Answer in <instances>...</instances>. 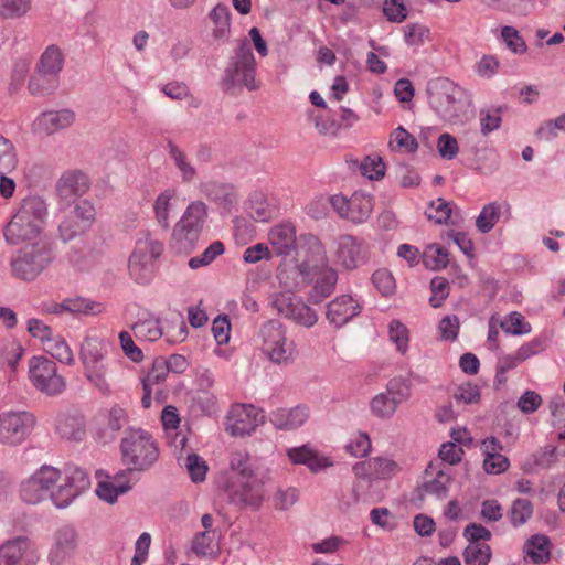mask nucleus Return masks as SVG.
Here are the masks:
<instances>
[{
    "label": "nucleus",
    "instance_id": "f257e3e1",
    "mask_svg": "<svg viewBox=\"0 0 565 565\" xmlns=\"http://www.w3.org/2000/svg\"><path fill=\"white\" fill-rule=\"evenodd\" d=\"M90 486L88 473L75 466L62 473L57 468L43 465L20 486V495L28 503H39L49 498L56 508L68 507Z\"/></svg>",
    "mask_w": 565,
    "mask_h": 565
},
{
    "label": "nucleus",
    "instance_id": "f03ea898",
    "mask_svg": "<svg viewBox=\"0 0 565 565\" xmlns=\"http://www.w3.org/2000/svg\"><path fill=\"white\" fill-rule=\"evenodd\" d=\"M299 246L305 252L306 259L290 271L280 269L277 277L284 287L294 289L298 288L300 284L289 281V274L301 276L303 281L312 276L313 290L309 300L312 303H319L333 292L338 281V273L327 264L324 246L317 236L312 234L300 235Z\"/></svg>",
    "mask_w": 565,
    "mask_h": 565
},
{
    "label": "nucleus",
    "instance_id": "7ed1b4c3",
    "mask_svg": "<svg viewBox=\"0 0 565 565\" xmlns=\"http://www.w3.org/2000/svg\"><path fill=\"white\" fill-rule=\"evenodd\" d=\"M263 481L256 477L250 456L245 451H234L230 456L223 489L230 501L238 507L258 509L264 501Z\"/></svg>",
    "mask_w": 565,
    "mask_h": 565
},
{
    "label": "nucleus",
    "instance_id": "20e7f679",
    "mask_svg": "<svg viewBox=\"0 0 565 565\" xmlns=\"http://www.w3.org/2000/svg\"><path fill=\"white\" fill-rule=\"evenodd\" d=\"M108 344L97 335H86L79 348L83 374L87 382L102 395L113 392L114 375L121 370L119 360L108 359Z\"/></svg>",
    "mask_w": 565,
    "mask_h": 565
},
{
    "label": "nucleus",
    "instance_id": "39448f33",
    "mask_svg": "<svg viewBox=\"0 0 565 565\" xmlns=\"http://www.w3.org/2000/svg\"><path fill=\"white\" fill-rule=\"evenodd\" d=\"M47 207L39 196L25 198L4 230L6 239L11 244H29L41 238Z\"/></svg>",
    "mask_w": 565,
    "mask_h": 565
},
{
    "label": "nucleus",
    "instance_id": "423d86ee",
    "mask_svg": "<svg viewBox=\"0 0 565 565\" xmlns=\"http://www.w3.org/2000/svg\"><path fill=\"white\" fill-rule=\"evenodd\" d=\"M431 109L450 124H463L470 113V102L463 88L448 78H437L428 85Z\"/></svg>",
    "mask_w": 565,
    "mask_h": 565
},
{
    "label": "nucleus",
    "instance_id": "0eeeda50",
    "mask_svg": "<svg viewBox=\"0 0 565 565\" xmlns=\"http://www.w3.org/2000/svg\"><path fill=\"white\" fill-rule=\"evenodd\" d=\"M257 339L262 355L270 363L286 366L297 359V345L280 321L269 320L262 324Z\"/></svg>",
    "mask_w": 565,
    "mask_h": 565
},
{
    "label": "nucleus",
    "instance_id": "6e6552de",
    "mask_svg": "<svg viewBox=\"0 0 565 565\" xmlns=\"http://www.w3.org/2000/svg\"><path fill=\"white\" fill-rule=\"evenodd\" d=\"M163 249V243L150 232H140L128 262L130 277L139 284L149 282L156 274L157 262Z\"/></svg>",
    "mask_w": 565,
    "mask_h": 565
},
{
    "label": "nucleus",
    "instance_id": "1a4fd4ad",
    "mask_svg": "<svg viewBox=\"0 0 565 565\" xmlns=\"http://www.w3.org/2000/svg\"><path fill=\"white\" fill-rule=\"evenodd\" d=\"M52 259V252L44 241L25 244L10 262L11 274L23 281H33Z\"/></svg>",
    "mask_w": 565,
    "mask_h": 565
},
{
    "label": "nucleus",
    "instance_id": "9d476101",
    "mask_svg": "<svg viewBox=\"0 0 565 565\" xmlns=\"http://www.w3.org/2000/svg\"><path fill=\"white\" fill-rule=\"evenodd\" d=\"M124 462L130 470L142 471L150 468L159 457L156 440L146 431H131L121 440Z\"/></svg>",
    "mask_w": 565,
    "mask_h": 565
},
{
    "label": "nucleus",
    "instance_id": "9b49d317",
    "mask_svg": "<svg viewBox=\"0 0 565 565\" xmlns=\"http://www.w3.org/2000/svg\"><path fill=\"white\" fill-rule=\"evenodd\" d=\"M317 203H330L339 217L353 224H362L369 220L373 212V196L364 191H355L350 198L343 194L321 196Z\"/></svg>",
    "mask_w": 565,
    "mask_h": 565
},
{
    "label": "nucleus",
    "instance_id": "f8f14e48",
    "mask_svg": "<svg viewBox=\"0 0 565 565\" xmlns=\"http://www.w3.org/2000/svg\"><path fill=\"white\" fill-rule=\"evenodd\" d=\"M257 63L246 39L241 40L225 71L226 79L233 86H244L248 90L259 87L256 79Z\"/></svg>",
    "mask_w": 565,
    "mask_h": 565
},
{
    "label": "nucleus",
    "instance_id": "ddd939ff",
    "mask_svg": "<svg viewBox=\"0 0 565 565\" xmlns=\"http://www.w3.org/2000/svg\"><path fill=\"white\" fill-rule=\"evenodd\" d=\"M28 375L32 385L46 395H60L66 388V381L58 373L56 363L46 356H32L29 360Z\"/></svg>",
    "mask_w": 565,
    "mask_h": 565
},
{
    "label": "nucleus",
    "instance_id": "4468645a",
    "mask_svg": "<svg viewBox=\"0 0 565 565\" xmlns=\"http://www.w3.org/2000/svg\"><path fill=\"white\" fill-rule=\"evenodd\" d=\"M35 423L34 415L25 411L0 412V445L20 446L31 435Z\"/></svg>",
    "mask_w": 565,
    "mask_h": 565
},
{
    "label": "nucleus",
    "instance_id": "2eb2a0df",
    "mask_svg": "<svg viewBox=\"0 0 565 565\" xmlns=\"http://www.w3.org/2000/svg\"><path fill=\"white\" fill-rule=\"evenodd\" d=\"M206 206L192 202L173 228V239L182 249H191L200 238L206 218Z\"/></svg>",
    "mask_w": 565,
    "mask_h": 565
},
{
    "label": "nucleus",
    "instance_id": "dca6fc26",
    "mask_svg": "<svg viewBox=\"0 0 565 565\" xmlns=\"http://www.w3.org/2000/svg\"><path fill=\"white\" fill-rule=\"evenodd\" d=\"M369 256V246L361 237L342 234L334 241L331 250L332 262L347 270H352L365 263Z\"/></svg>",
    "mask_w": 565,
    "mask_h": 565
},
{
    "label": "nucleus",
    "instance_id": "f3484780",
    "mask_svg": "<svg viewBox=\"0 0 565 565\" xmlns=\"http://www.w3.org/2000/svg\"><path fill=\"white\" fill-rule=\"evenodd\" d=\"M263 412L252 404H233L225 417V430L233 437L252 435L257 427L264 424Z\"/></svg>",
    "mask_w": 565,
    "mask_h": 565
},
{
    "label": "nucleus",
    "instance_id": "a211bd4d",
    "mask_svg": "<svg viewBox=\"0 0 565 565\" xmlns=\"http://www.w3.org/2000/svg\"><path fill=\"white\" fill-rule=\"evenodd\" d=\"M399 471V463L394 459L384 456H377L367 460L359 461L353 466L355 477L366 479L370 482L390 480Z\"/></svg>",
    "mask_w": 565,
    "mask_h": 565
},
{
    "label": "nucleus",
    "instance_id": "6ab92c4d",
    "mask_svg": "<svg viewBox=\"0 0 565 565\" xmlns=\"http://www.w3.org/2000/svg\"><path fill=\"white\" fill-rule=\"evenodd\" d=\"M77 548V533L71 525L58 527L53 534V543L49 552L50 565H62L70 561Z\"/></svg>",
    "mask_w": 565,
    "mask_h": 565
},
{
    "label": "nucleus",
    "instance_id": "aec40b11",
    "mask_svg": "<svg viewBox=\"0 0 565 565\" xmlns=\"http://www.w3.org/2000/svg\"><path fill=\"white\" fill-rule=\"evenodd\" d=\"M75 113L68 108L46 110L38 115L32 122V131L41 137L51 136L71 127L75 121Z\"/></svg>",
    "mask_w": 565,
    "mask_h": 565
},
{
    "label": "nucleus",
    "instance_id": "412c9836",
    "mask_svg": "<svg viewBox=\"0 0 565 565\" xmlns=\"http://www.w3.org/2000/svg\"><path fill=\"white\" fill-rule=\"evenodd\" d=\"M361 311L359 301L350 295H341L327 306V319L340 328L356 317Z\"/></svg>",
    "mask_w": 565,
    "mask_h": 565
},
{
    "label": "nucleus",
    "instance_id": "4be33fe9",
    "mask_svg": "<svg viewBox=\"0 0 565 565\" xmlns=\"http://www.w3.org/2000/svg\"><path fill=\"white\" fill-rule=\"evenodd\" d=\"M287 456L294 465H305L312 472H318L333 465L330 457L321 455L307 445L289 448Z\"/></svg>",
    "mask_w": 565,
    "mask_h": 565
},
{
    "label": "nucleus",
    "instance_id": "5701e85b",
    "mask_svg": "<svg viewBox=\"0 0 565 565\" xmlns=\"http://www.w3.org/2000/svg\"><path fill=\"white\" fill-rule=\"evenodd\" d=\"M89 189L88 177L77 170L66 171L57 182V191L62 199L70 200L73 196H82Z\"/></svg>",
    "mask_w": 565,
    "mask_h": 565
},
{
    "label": "nucleus",
    "instance_id": "b1692460",
    "mask_svg": "<svg viewBox=\"0 0 565 565\" xmlns=\"http://www.w3.org/2000/svg\"><path fill=\"white\" fill-rule=\"evenodd\" d=\"M268 243L274 254L287 255L296 245V230L290 223L275 225L268 232Z\"/></svg>",
    "mask_w": 565,
    "mask_h": 565
},
{
    "label": "nucleus",
    "instance_id": "393cba45",
    "mask_svg": "<svg viewBox=\"0 0 565 565\" xmlns=\"http://www.w3.org/2000/svg\"><path fill=\"white\" fill-rule=\"evenodd\" d=\"M308 417L309 412L305 406L282 407L271 412L269 420L278 429L291 430L303 425Z\"/></svg>",
    "mask_w": 565,
    "mask_h": 565
},
{
    "label": "nucleus",
    "instance_id": "a878e982",
    "mask_svg": "<svg viewBox=\"0 0 565 565\" xmlns=\"http://www.w3.org/2000/svg\"><path fill=\"white\" fill-rule=\"evenodd\" d=\"M71 215L76 217L78 222H76L75 231H70V227L66 225L63 226V231L66 237L77 236L86 232L94 224L96 218V210L94 205L87 200H81L75 204L74 210L68 212Z\"/></svg>",
    "mask_w": 565,
    "mask_h": 565
},
{
    "label": "nucleus",
    "instance_id": "bb28decb",
    "mask_svg": "<svg viewBox=\"0 0 565 565\" xmlns=\"http://www.w3.org/2000/svg\"><path fill=\"white\" fill-rule=\"evenodd\" d=\"M65 56L57 45H49L41 54L35 67L42 74L53 75L58 78L64 67Z\"/></svg>",
    "mask_w": 565,
    "mask_h": 565
},
{
    "label": "nucleus",
    "instance_id": "cd10ccee",
    "mask_svg": "<svg viewBox=\"0 0 565 565\" xmlns=\"http://www.w3.org/2000/svg\"><path fill=\"white\" fill-rule=\"evenodd\" d=\"M524 559L534 564H545L551 558V543L547 536L535 534L530 537L523 547Z\"/></svg>",
    "mask_w": 565,
    "mask_h": 565
},
{
    "label": "nucleus",
    "instance_id": "c85d7f7f",
    "mask_svg": "<svg viewBox=\"0 0 565 565\" xmlns=\"http://www.w3.org/2000/svg\"><path fill=\"white\" fill-rule=\"evenodd\" d=\"M126 478V472L122 471L117 473L111 480H100L96 488V494L102 500L114 503L119 494H122L130 490L131 486L128 480L122 481Z\"/></svg>",
    "mask_w": 565,
    "mask_h": 565
},
{
    "label": "nucleus",
    "instance_id": "c756f323",
    "mask_svg": "<svg viewBox=\"0 0 565 565\" xmlns=\"http://www.w3.org/2000/svg\"><path fill=\"white\" fill-rule=\"evenodd\" d=\"M212 22V36L216 41H225L231 33V12L227 6L218 3L209 13Z\"/></svg>",
    "mask_w": 565,
    "mask_h": 565
},
{
    "label": "nucleus",
    "instance_id": "7c9ffc66",
    "mask_svg": "<svg viewBox=\"0 0 565 565\" xmlns=\"http://www.w3.org/2000/svg\"><path fill=\"white\" fill-rule=\"evenodd\" d=\"M56 433L68 440H81L85 434L83 417L61 414L56 419Z\"/></svg>",
    "mask_w": 565,
    "mask_h": 565
},
{
    "label": "nucleus",
    "instance_id": "2f4dec72",
    "mask_svg": "<svg viewBox=\"0 0 565 565\" xmlns=\"http://www.w3.org/2000/svg\"><path fill=\"white\" fill-rule=\"evenodd\" d=\"M450 482L451 477L448 471H435L430 465L429 469L426 470V479L423 487L426 493L443 498L447 494Z\"/></svg>",
    "mask_w": 565,
    "mask_h": 565
},
{
    "label": "nucleus",
    "instance_id": "473e14b6",
    "mask_svg": "<svg viewBox=\"0 0 565 565\" xmlns=\"http://www.w3.org/2000/svg\"><path fill=\"white\" fill-rule=\"evenodd\" d=\"M43 350L63 364L73 365L75 362L74 353L70 344L60 334H53L43 345Z\"/></svg>",
    "mask_w": 565,
    "mask_h": 565
},
{
    "label": "nucleus",
    "instance_id": "72a5a7b5",
    "mask_svg": "<svg viewBox=\"0 0 565 565\" xmlns=\"http://www.w3.org/2000/svg\"><path fill=\"white\" fill-rule=\"evenodd\" d=\"M24 355L22 343L14 338L0 340V362L7 364L11 371H15L19 361Z\"/></svg>",
    "mask_w": 565,
    "mask_h": 565
},
{
    "label": "nucleus",
    "instance_id": "f704fd0d",
    "mask_svg": "<svg viewBox=\"0 0 565 565\" xmlns=\"http://www.w3.org/2000/svg\"><path fill=\"white\" fill-rule=\"evenodd\" d=\"M388 148L394 152L412 153L417 150L418 143L412 134L399 126L390 134Z\"/></svg>",
    "mask_w": 565,
    "mask_h": 565
},
{
    "label": "nucleus",
    "instance_id": "c9c22d12",
    "mask_svg": "<svg viewBox=\"0 0 565 565\" xmlns=\"http://www.w3.org/2000/svg\"><path fill=\"white\" fill-rule=\"evenodd\" d=\"M58 86V78L53 75L34 71L30 77L28 89L33 96H44L54 92Z\"/></svg>",
    "mask_w": 565,
    "mask_h": 565
},
{
    "label": "nucleus",
    "instance_id": "e433bc0d",
    "mask_svg": "<svg viewBox=\"0 0 565 565\" xmlns=\"http://www.w3.org/2000/svg\"><path fill=\"white\" fill-rule=\"evenodd\" d=\"M132 331L138 340L157 341L163 337V326L160 320L149 318L140 320L132 326Z\"/></svg>",
    "mask_w": 565,
    "mask_h": 565
},
{
    "label": "nucleus",
    "instance_id": "4c0bfd02",
    "mask_svg": "<svg viewBox=\"0 0 565 565\" xmlns=\"http://www.w3.org/2000/svg\"><path fill=\"white\" fill-rule=\"evenodd\" d=\"M462 555L467 565H488L492 552L488 543L473 542L472 544H468Z\"/></svg>",
    "mask_w": 565,
    "mask_h": 565
},
{
    "label": "nucleus",
    "instance_id": "58836bf2",
    "mask_svg": "<svg viewBox=\"0 0 565 565\" xmlns=\"http://www.w3.org/2000/svg\"><path fill=\"white\" fill-rule=\"evenodd\" d=\"M424 265L431 270H440L449 263L448 252L439 244L428 245L423 254Z\"/></svg>",
    "mask_w": 565,
    "mask_h": 565
},
{
    "label": "nucleus",
    "instance_id": "ea45409f",
    "mask_svg": "<svg viewBox=\"0 0 565 565\" xmlns=\"http://www.w3.org/2000/svg\"><path fill=\"white\" fill-rule=\"evenodd\" d=\"M386 166L381 156L373 153L364 157L360 164V173L372 181H379L385 175Z\"/></svg>",
    "mask_w": 565,
    "mask_h": 565
},
{
    "label": "nucleus",
    "instance_id": "a19ab883",
    "mask_svg": "<svg viewBox=\"0 0 565 565\" xmlns=\"http://www.w3.org/2000/svg\"><path fill=\"white\" fill-rule=\"evenodd\" d=\"M247 212L252 218L258 222H266L273 217L274 210L262 193H255L248 200Z\"/></svg>",
    "mask_w": 565,
    "mask_h": 565
},
{
    "label": "nucleus",
    "instance_id": "79ce46f5",
    "mask_svg": "<svg viewBox=\"0 0 565 565\" xmlns=\"http://www.w3.org/2000/svg\"><path fill=\"white\" fill-rule=\"evenodd\" d=\"M18 167V156L14 145L0 136V174H10Z\"/></svg>",
    "mask_w": 565,
    "mask_h": 565
},
{
    "label": "nucleus",
    "instance_id": "37998d69",
    "mask_svg": "<svg viewBox=\"0 0 565 565\" xmlns=\"http://www.w3.org/2000/svg\"><path fill=\"white\" fill-rule=\"evenodd\" d=\"M370 407L375 417L390 418L395 414L398 404L387 393H380L371 399Z\"/></svg>",
    "mask_w": 565,
    "mask_h": 565
},
{
    "label": "nucleus",
    "instance_id": "c03bdc74",
    "mask_svg": "<svg viewBox=\"0 0 565 565\" xmlns=\"http://www.w3.org/2000/svg\"><path fill=\"white\" fill-rule=\"evenodd\" d=\"M65 308L66 312L73 315H99L104 311V306L100 302L82 297L66 298Z\"/></svg>",
    "mask_w": 565,
    "mask_h": 565
},
{
    "label": "nucleus",
    "instance_id": "a18cd8bd",
    "mask_svg": "<svg viewBox=\"0 0 565 565\" xmlns=\"http://www.w3.org/2000/svg\"><path fill=\"white\" fill-rule=\"evenodd\" d=\"M217 541L215 531H203L195 535L192 550L195 554L201 556H211L217 552Z\"/></svg>",
    "mask_w": 565,
    "mask_h": 565
},
{
    "label": "nucleus",
    "instance_id": "49530a36",
    "mask_svg": "<svg viewBox=\"0 0 565 565\" xmlns=\"http://www.w3.org/2000/svg\"><path fill=\"white\" fill-rule=\"evenodd\" d=\"M500 328L509 334L522 335L531 332V324L516 311L511 312L504 319H500Z\"/></svg>",
    "mask_w": 565,
    "mask_h": 565
},
{
    "label": "nucleus",
    "instance_id": "de8ad7c7",
    "mask_svg": "<svg viewBox=\"0 0 565 565\" xmlns=\"http://www.w3.org/2000/svg\"><path fill=\"white\" fill-rule=\"evenodd\" d=\"M174 198V190H166L158 195L153 204L156 218L158 223L164 228L169 226V213L171 211V201Z\"/></svg>",
    "mask_w": 565,
    "mask_h": 565
},
{
    "label": "nucleus",
    "instance_id": "09e8293b",
    "mask_svg": "<svg viewBox=\"0 0 565 565\" xmlns=\"http://www.w3.org/2000/svg\"><path fill=\"white\" fill-rule=\"evenodd\" d=\"M31 0H0V17L19 19L31 10Z\"/></svg>",
    "mask_w": 565,
    "mask_h": 565
},
{
    "label": "nucleus",
    "instance_id": "8fccbe9b",
    "mask_svg": "<svg viewBox=\"0 0 565 565\" xmlns=\"http://www.w3.org/2000/svg\"><path fill=\"white\" fill-rule=\"evenodd\" d=\"M288 319L306 328L313 327L318 321L317 312L298 298Z\"/></svg>",
    "mask_w": 565,
    "mask_h": 565
},
{
    "label": "nucleus",
    "instance_id": "3c124183",
    "mask_svg": "<svg viewBox=\"0 0 565 565\" xmlns=\"http://www.w3.org/2000/svg\"><path fill=\"white\" fill-rule=\"evenodd\" d=\"M225 252V246L222 242H213L201 255L190 258L189 266L192 269H198L213 263L218 256Z\"/></svg>",
    "mask_w": 565,
    "mask_h": 565
},
{
    "label": "nucleus",
    "instance_id": "603ef678",
    "mask_svg": "<svg viewBox=\"0 0 565 565\" xmlns=\"http://www.w3.org/2000/svg\"><path fill=\"white\" fill-rule=\"evenodd\" d=\"M297 300L298 297H296L290 290L275 292L269 298L270 306L277 311L278 315H281L286 318H289Z\"/></svg>",
    "mask_w": 565,
    "mask_h": 565
},
{
    "label": "nucleus",
    "instance_id": "864d4df0",
    "mask_svg": "<svg viewBox=\"0 0 565 565\" xmlns=\"http://www.w3.org/2000/svg\"><path fill=\"white\" fill-rule=\"evenodd\" d=\"M390 340L395 344L396 350L405 354L408 350L409 332L408 329L398 320H393L388 324Z\"/></svg>",
    "mask_w": 565,
    "mask_h": 565
},
{
    "label": "nucleus",
    "instance_id": "5fc2aeb1",
    "mask_svg": "<svg viewBox=\"0 0 565 565\" xmlns=\"http://www.w3.org/2000/svg\"><path fill=\"white\" fill-rule=\"evenodd\" d=\"M371 438L366 433L353 434L345 445V450L353 457H365L371 451Z\"/></svg>",
    "mask_w": 565,
    "mask_h": 565
},
{
    "label": "nucleus",
    "instance_id": "6e6d98bb",
    "mask_svg": "<svg viewBox=\"0 0 565 565\" xmlns=\"http://www.w3.org/2000/svg\"><path fill=\"white\" fill-rule=\"evenodd\" d=\"M501 39L507 47L514 54H524L527 50L524 39L513 26H503L501 29Z\"/></svg>",
    "mask_w": 565,
    "mask_h": 565
},
{
    "label": "nucleus",
    "instance_id": "4d7b16f0",
    "mask_svg": "<svg viewBox=\"0 0 565 565\" xmlns=\"http://www.w3.org/2000/svg\"><path fill=\"white\" fill-rule=\"evenodd\" d=\"M167 367L168 366L166 363V359L157 358L152 363V367L142 377V380H141L142 386L153 387V385L162 383L169 374V370Z\"/></svg>",
    "mask_w": 565,
    "mask_h": 565
},
{
    "label": "nucleus",
    "instance_id": "13d9d810",
    "mask_svg": "<svg viewBox=\"0 0 565 565\" xmlns=\"http://www.w3.org/2000/svg\"><path fill=\"white\" fill-rule=\"evenodd\" d=\"M430 31L419 23H411L404 28V41L408 46H420L429 39Z\"/></svg>",
    "mask_w": 565,
    "mask_h": 565
},
{
    "label": "nucleus",
    "instance_id": "bf43d9fd",
    "mask_svg": "<svg viewBox=\"0 0 565 565\" xmlns=\"http://www.w3.org/2000/svg\"><path fill=\"white\" fill-rule=\"evenodd\" d=\"M499 215H500V206L497 205L495 203H490V204H487L481 213L479 214L477 221H476V225L478 227L479 231H481L482 233H488L490 232L497 221L499 220Z\"/></svg>",
    "mask_w": 565,
    "mask_h": 565
},
{
    "label": "nucleus",
    "instance_id": "052dcab7",
    "mask_svg": "<svg viewBox=\"0 0 565 565\" xmlns=\"http://www.w3.org/2000/svg\"><path fill=\"white\" fill-rule=\"evenodd\" d=\"M22 537L9 541L0 546V565H17L21 559Z\"/></svg>",
    "mask_w": 565,
    "mask_h": 565
},
{
    "label": "nucleus",
    "instance_id": "680f3d73",
    "mask_svg": "<svg viewBox=\"0 0 565 565\" xmlns=\"http://www.w3.org/2000/svg\"><path fill=\"white\" fill-rule=\"evenodd\" d=\"M451 211L450 203L439 198L431 201L425 213L428 220L443 224L449 220Z\"/></svg>",
    "mask_w": 565,
    "mask_h": 565
},
{
    "label": "nucleus",
    "instance_id": "e2e57ef3",
    "mask_svg": "<svg viewBox=\"0 0 565 565\" xmlns=\"http://www.w3.org/2000/svg\"><path fill=\"white\" fill-rule=\"evenodd\" d=\"M386 393L399 405L411 397L412 385L405 379L395 377L388 382Z\"/></svg>",
    "mask_w": 565,
    "mask_h": 565
},
{
    "label": "nucleus",
    "instance_id": "0e129e2a",
    "mask_svg": "<svg viewBox=\"0 0 565 565\" xmlns=\"http://www.w3.org/2000/svg\"><path fill=\"white\" fill-rule=\"evenodd\" d=\"M188 328L181 318L168 321L163 327V337L170 343H180L186 339Z\"/></svg>",
    "mask_w": 565,
    "mask_h": 565
},
{
    "label": "nucleus",
    "instance_id": "69168bd1",
    "mask_svg": "<svg viewBox=\"0 0 565 565\" xmlns=\"http://www.w3.org/2000/svg\"><path fill=\"white\" fill-rule=\"evenodd\" d=\"M169 152L182 174L184 181L193 179L195 171L191 163L188 161L186 156L175 145H169Z\"/></svg>",
    "mask_w": 565,
    "mask_h": 565
},
{
    "label": "nucleus",
    "instance_id": "338daca9",
    "mask_svg": "<svg viewBox=\"0 0 565 565\" xmlns=\"http://www.w3.org/2000/svg\"><path fill=\"white\" fill-rule=\"evenodd\" d=\"M186 470L194 482H200L205 479L207 472V465L203 458L196 454H191L186 457Z\"/></svg>",
    "mask_w": 565,
    "mask_h": 565
},
{
    "label": "nucleus",
    "instance_id": "774afa93",
    "mask_svg": "<svg viewBox=\"0 0 565 565\" xmlns=\"http://www.w3.org/2000/svg\"><path fill=\"white\" fill-rule=\"evenodd\" d=\"M26 330L32 338L41 342L42 347L54 334L50 326L36 318H31L26 321Z\"/></svg>",
    "mask_w": 565,
    "mask_h": 565
}]
</instances>
